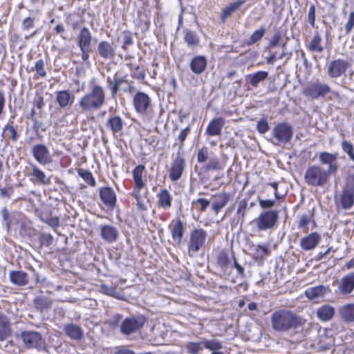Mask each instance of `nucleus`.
<instances>
[{
	"mask_svg": "<svg viewBox=\"0 0 354 354\" xmlns=\"http://www.w3.org/2000/svg\"><path fill=\"white\" fill-rule=\"evenodd\" d=\"M270 322L274 331L283 333L302 326L305 320L290 310L280 309L272 314Z\"/></svg>",
	"mask_w": 354,
	"mask_h": 354,
	"instance_id": "1",
	"label": "nucleus"
},
{
	"mask_svg": "<svg viewBox=\"0 0 354 354\" xmlns=\"http://www.w3.org/2000/svg\"><path fill=\"white\" fill-rule=\"evenodd\" d=\"M106 94L103 87L94 85L79 101L81 113H92L100 110L105 104Z\"/></svg>",
	"mask_w": 354,
	"mask_h": 354,
	"instance_id": "2",
	"label": "nucleus"
},
{
	"mask_svg": "<svg viewBox=\"0 0 354 354\" xmlns=\"http://www.w3.org/2000/svg\"><path fill=\"white\" fill-rule=\"evenodd\" d=\"M319 158L322 164L328 165L327 171L324 173L319 167L315 166L308 169L304 177H325L326 175H333L335 174L337 169V153L322 152Z\"/></svg>",
	"mask_w": 354,
	"mask_h": 354,
	"instance_id": "3",
	"label": "nucleus"
},
{
	"mask_svg": "<svg viewBox=\"0 0 354 354\" xmlns=\"http://www.w3.org/2000/svg\"><path fill=\"white\" fill-rule=\"evenodd\" d=\"M197 162L196 169L198 170V175L201 176L209 171H218L221 169L218 158L214 157L209 158V149L207 147H203L197 153Z\"/></svg>",
	"mask_w": 354,
	"mask_h": 354,
	"instance_id": "4",
	"label": "nucleus"
},
{
	"mask_svg": "<svg viewBox=\"0 0 354 354\" xmlns=\"http://www.w3.org/2000/svg\"><path fill=\"white\" fill-rule=\"evenodd\" d=\"M19 338L23 346L27 349H41L44 346V339L40 333L26 330L21 332Z\"/></svg>",
	"mask_w": 354,
	"mask_h": 354,
	"instance_id": "5",
	"label": "nucleus"
},
{
	"mask_svg": "<svg viewBox=\"0 0 354 354\" xmlns=\"http://www.w3.org/2000/svg\"><path fill=\"white\" fill-rule=\"evenodd\" d=\"M206 239L207 232L203 229H195L192 231L188 244L189 255H195L204 246Z\"/></svg>",
	"mask_w": 354,
	"mask_h": 354,
	"instance_id": "6",
	"label": "nucleus"
},
{
	"mask_svg": "<svg viewBox=\"0 0 354 354\" xmlns=\"http://www.w3.org/2000/svg\"><path fill=\"white\" fill-rule=\"evenodd\" d=\"M145 322L146 318L143 315L127 317L122 322L120 331L124 335L132 334L140 330Z\"/></svg>",
	"mask_w": 354,
	"mask_h": 354,
	"instance_id": "7",
	"label": "nucleus"
},
{
	"mask_svg": "<svg viewBox=\"0 0 354 354\" xmlns=\"http://www.w3.org/2000/svg\"><path fill=\"white\" fill-rule=\"evenodd\" d=\"M272 133L279 143L286 144L292 138L293 129L289 123L281 122L272 129Z\"/></svg>",
	"mask_w": 354,
	"mask_h": 354,
	"instance_id": "8",
	"label": "nucleus"
},
{
	"mask_svg": "<svg viewBox=\"0 0 354 354\" xmlns=\"http://www.w3.org/2000/svg\"><path fill=\"white\" fill-rule=\"evenodd\" d=\"M277 218V211L268 210L262 212L254 222L259 230H267L275 225Z\"/></svg>",
	"mask_w": 354,
	"mask_h": 354,
	"instance_id": "9",
	"label": "nucleus"
},
{
	"mask_svg": "<svg viewBox=\"0 0 354 354\" xmlns=\"http://www.w3.org/2000/svg\"><path fill=\"white\" fill-rule=\"evenodd\" d=\"M136 111L140 115H146L151 108V100L149 96L142 91L136 93L133 99Z\"/></svg>",
	"mask_w": 354,
	"mask_h": 354,
	"instance_id": "10",
	"label": "nucleus"
},
{
	"mask_svg": "<svg viewBox=\"0 0 354 354\" xmlns=\"http://www.w3.org/2000/svg\"><path fill=\"white\" fill-rule=\"evenodd\" d=\"M341 205L345 209L354 205V178H348L341 195Z\"/></svg>",
	"mask_w": 354,
	"mask_h": 354,
	"instance_id": "11",
	"label": "nucleus"
},
{
	"mask_svg": "<svg viewBox=\"0 0 354 354\" xmlns=\"http://www.w3.org/2000/svg\"><path fill=\"white\" fill-rule=\"evenodd\" d=\"M330 92V88L328 84L315 82L309 84L305 88L304 93L312 99H317L325 97Z\"/></svg>",
	"mask_w": 354,
	"mask_h": 354,
	"instance_id": "12",
	"label": "nucleus"
},
{
	"mask_svg": "<svg viewBox=\"0 0 354 354\" xmlns=\"http://www.w3.org/2000/svg\"><path fill=\"white\" fill-rule=\"evenodd\" d=\"M348 67L347 61L337 59L331 61L327 67V73L330 77L337 78L344 75Z\"/></svg>",
	"mask_w": 354,
	"mask_h": 354,
	"instance_id": "13",
	"label": "nucleus"
},
{
	"mask_svg": "<svg viewBox=\"0 0 354 354\" xmlns=\"http://www.w3.org/2000/svg\"><path fill=\"white\" fill-rule=\"evenodd\" d=\"M116 45L108 41H101L97 46V55L104 60H111L115 56Z\"/></svg>",
	"mask_w": 354,
	"mask_h": 354,
	"instance_id": "14",
	"label": "nucleus"
},
{
	"mask_svg": "<svg viewBox=\"0 0 354 354\" xmlns=\"http://www.w3.org/2000/svg\"><path fill=\"white\" fill-rule=\"evenodd\" d=\"M31 153L40 164L46 165L51 162V156L47 147L43 144L33 146Z\"/></svg>",
	"mask_w": 354,
	"mask_h": 354,
	"instance_id": "15",
	"label": "nucleus"
},
{
	"mask_svg": "<svg viewBox=\"0 0 354 354\" xmlns=\"http://www.w3.org/2000/svg\"><path fill=\"white\" fill-rule=\"evenodd\" d=\"M330 291L328 286L320 285L308 288L305 291V295L311 300L318 301L323 299Z\"/></svg>",
	"mask_w": 354,
	"mask_h": 354,
	"instance_id": "16",
	"label": "nucleus"
},
{
	"mask_svg": "<svg viewBox=\"0 0 354 354\" xmlns=\"http://www.w3.org/2000/svg\"><path fill=\"white\" fill-rule=\"evenodd\" d=\"M100 236L107 243L115 242L119 237V231L117 227L111 225H101L100 226Z\"/></svg>",
	"mask_w": 354,
	"mask_h": 354,
	"instance_id": "17",
	"label": "nucleus"
},
{
	"mask_svg": "<svg viewBox=\"0 0 354 354\" xmlns=\"http://www.w3.org/2000/svg\"><path fill=\"white\" fill-rule=\"evenodd\" d=\"M321 240V236L317 232H312L300 240V247L302 250L308 251L317 247Z\"/></svg>",
	"mask_w": 354,
	"mask_h": 354,
	"instance_id": "18",
	"label": "nucleus"
},
{
	"mask_svg": "<svg viewBox=\"0 0 354 354\" xmlns=\"http://www.w3.org/2000/svg\"><path fill=\"white\" fill-rule=\"evenodd\" d=\"M225 124V120L223 118L219 117L211 120L205 130L206 134L209 136H221L222 129Z\"/></svg>",
	"mask_w": 354,
	"mask_h": 354,
	"instance_id": "19",
	"label": "nucleus"
},
{
	"mask_svg": "<svg viewBox=\"0 0 354 354\" xmlns=\"http://www.w3.org/2000/svg\"><path fill=\"white\" fill-rule=\"evenodd\" d=\"M106 83L107 87L110 90L111 97H115L117 93L122 90L121 86L122 84L128 83V80L126 79L125 76H115L113 79H111V77L109 76L106 77Z\"/></svg>",
	"mask_w": 354,
	"mask_h": 354,
	"instance_id": "20",
	"label": "nucleus"
},
{
	"mask_svg": "<svg viewBox=\"0 0 354 354\" xmlns=\"http://www.w3.org/2000/svg\"><path fill=\"white\" fill-rule=\"evenodd\" d=\"M338 289L342 295H348L353 292L354 290V272H350L341 279Z\"/></svg>",
	"mask_w": 354,
	"mask_h": 354,
	"instance_id": "21",
	"label": "nucleus"
},
{
	"mask_svg": "<svg viewBox=\"0 0 354 354\" xmlns=\"http://www.w3.org/2000/svg\"><path fill=\"white\" fill-rule=\"evenodd\" d=\"M100 196L103 203L109 208L113 209L116 203V196L114 191L110 187L102 188L100 191Z\"/></svg>",
	"mask_w": 354,
	"mask_h": 354,
	"instance_id": "22",
	"label": "nucleus"
},
{
	"mask_svg": "<svg viewBox=\"0 0 354 354\" xmlns=\"http://www.w3.org/2000/svg\"><path fill=\"white\" fill-rule=\"evenodd\" d=\"M185 167V160L180 152L176 154L171 167L170 177H181Z\"/></svg>",
	"mask_w": 354,
	"mask_h": 354,
	"instance_id": "23",
	"label": "nucleus"
},
{
	"mask_svg": "<svg viewBox=\"0 0 354 354\" xmlns=\"http://www.w3.org/2000/svg\"><path fill=\"white\" fill-rule=\"evenodd\" d=\"M75 96L68 91L63 90L56 93V102L62 109L71 106L74 102Z\"/></svg>",
	"mask_w": 354,
	"mask_h": 354,
	"instance_id": "24",
	"label": "nucleus"
},
{
	"mask_svg": "<svg viewBox=\"0 0 354 354\" xmlns=\"http://www.w3.org/2000/svg\"><path fill=\"white\" fill-rule=\"evenodd\" d=\"M106 128L113 135L121 132L124 128V121L119 115L111 116L106 122Z\"/></svg>",
	"mask_w": 354,
	"mask_h": 354,
	"instance_id": "25",
	"label": "nucleus"
},
{
	"mask_svg": "<svg viewBox=\"0 0 354 354\" xmlns=\"http://www.w3.org/2000/svg\"><path fill=\"white\" fill-rule=\"evenodd\" d=\"M12 330L9 319L0 312V342H3L11 335Z\"/></svg>",
	"mask_w": 354,
	"mask_h": 354,
	"instance_id": "26",
	"label": "nucleus"
},
{
	"mask_svg": "<svg viewBox=\"0 0 354 354\" xmlns=\"http://www.w3.org/2000/svg\"><path fill=\"white\" fill-rule=\"evenodd\" d=\"M207 66V59L203 55L194 57L190 62L191 71L197 75L204 72Z\"/></svg>",
	"mask_w": 354,
	"mask_h": 354,
	"instance_id": "27",
	"label": "nucleus"
},
{
	"mask_svg": "<svg viewBox=\"0 0 354 354\" xmlns=\"http://www.w3.org/2000/svg\"><path fill=\"white\" fill-rule=\"evenodd\" d=\"M245 2L246 0H236V1L226 6L221 13L220 19L221 23H225L226 19L229 18L233 12L237 10Z\"/></svg>",
	"mask_w": 354,
	"mask_h": 354,
	"instance_id": "28",
	"label": "nucleus"
},
{
	"mask_svg": "<svg viewBox=\"0 0 354 354\" xmlns=\"http://www.w3.org/2000/svg\"><path fill=\"white\" fill-rule=\"evenodd\" d=\"M10 281L17 286H23L28 283V274L21 270H13L9 273Z\"/></svg>",
	"mask_w": 354,
	"mask_h": 354,
	"instance_id": "29",
	"label": "nucleus"
},
{
	"mask_svg": "<svg viewBox=\"0 0 354 354\" xmlns=\"http://www.w3.org/2000/svg\"><path fill=\"white\" fill-rule=\"evenodd\" d=\"M230 198V195L227 193H221L216 195L212 204L213 211L218 214L227 204Z\"/></svg>",
	"mask_w": 354,
	"mask_h": 354,
	"instance_id": "30",
	"label": "nucleus"
},
{
	"mask_svg": "<svg viewBox=\"0 0 354 354\" xmlns=\"http://www.w3.org/2000/svg\"><path fill=\"white\" fill-rule=\"evenodd\" d=\"M64 330L66 334L73 339L79 340L84 336L82 328L73 323L66 324L64 327Z\"/></svg>",
	"mask_w": 354,
	"mask_h": 354,
	"instance_id": "31",
	"label": "nucleus"
},
{
	"mask_svg": "<svg viewBox=\"0 0 354 354\" xmlns=\"http://www.w3.org/2000/svg\"><path fill=\"white\" fill-rule=\"evenodd\" d=\"M92 35L89 29L83 27L77 36V45L79 48H91Z\"/></svg>",
	"mask_w": 354,
	"mask_h": 354,
	"instance_id": "32",
	"label": "nucleus"
},
{
	"mask_svg": "<svg viewBox=\"0 0 354 354\" xmlns=\"http://www.w3.org/2000/svg\"><path fill=\"white\" fill-rule=\"evenodd\" d=\"M33 305L38 311L43 313L51 308L53 301L46 296H39L33 300Z\"/></svg>",
	"mask_w": 354,
	"mask_h": 354,
	"instance_id": "33",
	"label": "nucleus"
},
{
	"mask_svg": "<svg viewBox=\"0 0 354 354\" xmlns=\"http://www.w3.org/2000/svg\"><path fill=\"white\" fill-rule=\"evenodd\" d=\"M268 72L265 71H259L254 73L249 74L248 75L249 84L252 87L257 88L261 82L268 78Z\"/></svg>",
	"mask_w": 354,
	"mask_h": 354,
	"instance_id": "34",
	"label": "nucleus"
},
{
	"mask_svg": "<svg viewBox=\"0 0 354 354\" xmlns=\"http://www.w3.org/2000/svg\"><path fill=\"white\" fill-rule=\"evenodd\" d=\"M322 39L318 32H316L311 41L308 45V49L310 52L321 53L324 50V46H322Z\"/></svg>",
	"mask_w": 354,
	"mask_h": 354,
	"instance_id": "35",
	"label": "nucleus"
},
{
	"mask_svg": "<svg viewBox=\"0 0 354 354\" xmlns=\"http://www.w3.org/2000/svg\"><path fill=\"white\" fill-rule=\"evenodd\" d=\"M317 315L321 320L324 322L328 321L333 317L335 308L329 305L322 306L318 308Z\"/></svg>",
	"mask_w": 354,
	"mask_h": 354,
	"instance_id": "36",
	"label": "nucleus"
},
{
	"mask_svg": "<svg viewBox=\"0 0 354 354\" xmlns=\"http://www.w3.org/2000/svg\"><path fill=\"white\" fill-rule=\"evenodd\" d=\"M158 204L164 209H168L171 206L172 198L167 189L162 190L158 194Z\"/></svg>",
	"mask_w": 354,
	"mask_h": 354,
	"instance_id": "37",
	"label": "nucleus"
},
{
	"mask_svg": "<svg viewBox=\"0 0 354 354\" xmlns=\"http://www.w3.org/2000/svg\"><path fill=\"white\" fill-rule=\"evenodd\" d=\"M339 314L342 319L346 322H354V304H348L343 306Z\"/></svg>",
	"mask_w": 354,
	"mask_h": 354,
	"instance_id": "38",
	"label": "nucleus"
},
{
	"mask_svg": "<svg viewBox=\"0 0 354 354\" xmlns=\"http://www.w3.org/2000/svg\"><path fill=\"white\" fill-rule=\"evenodd\" d=\"M184 40L189 47H196L200 42L197 33L188 29H186L185 31Z\"/></svg>",
	"mask_w": 354,
	"mask_h": 354,
	"instance_id": "39",
	"label": "nucleus"
},
{
	"mask_svg": "<svg viewBox=\"0 0 354 354\" xmlns=\"http://www.w3.org/2000/svg\"><path fill=\"white\" fill-rule=\"evenodd\" d=\"M216 263L221 270L225 273L230 263L228 254L224 251H221L217 255Z\"/></svg>",
	"mask_w": 354,
	"mask_h": 354,
	"instance_id": "40",
	"label": "nucleus"
},
{
	"mask_svg": "<svg viewBox=\"0 0 354 354\" xmlns=\"http://www.w3.org/2000/svg\"><path fill=\"white\" fill-rule=\"evenodd\" d=\"M184 234V227L183 222L178 219L176 224L174 225L172 230L171 234L172 237L175 241L178 242H180Z\"/></svg>",
	"mask_w": 354,
	"mask_h": 354,
	"instance_id": "41",
	"label": "nucleus"
},
{
	"mask_svg": "<svg viewBox=\"0 0 354 354\" xmlns=\"http://www.w3.org/2000/svg\"><path fill=\"white\" fill-rule=\"evenodd\" d=\"M203 347L210 351H216L222 348V344L217 339L203 341Z\"/></svg>",
	"mask_w": 354,
	"mask_h": 354,
	"instance_id": "42",
	"label": "nucleus"
},
{
	"mask_svg": "<svg viewBox=\"0 0 354 354\" xmlns=\"http://www.w3.org/2000/svg\"><path fill=\"white\" fill-rule=\"evenodd\" d=\"M342 151L346 153L350 160L354 161V146L350 142L343 140L341 142Z\"/></svg>",
	"mask_w": 354,
	"mask_h": 354,
	"instance_id": "43",
	"label": "nucleus"
},
{
	"mask_svg": "<svg viewBox=\"0 0 354 354\" xmlns=\"http://www.w3.org/2000/svg\"><path fill=\"white\" fill-rule=\"evenodd\" d=\"M191 129L189 126L187 127L186 128L182 129L178 136L176 140L178 142L179 145V149L181 150L183 149L185 146V141L187 137V136L190 133ZM176 145H178V143H176Z\"/></svg>",
	"mask_w": 354,
	"mask_h": 354,
	"instance_id": "44",
	"label": "nucleus"
},
{
	"mask_svg": "<svg viewBox=\"0 0 354 354\" xmlns=\"http://www.w3.org/2000/svg\"><path fill=\"white\" fill-rule=\"evenodd\" d=\"M122 49L124 51L127 50V48L133 44L132 34L130 31L124 30L122 32Z\"/></svg>",
	"mask_w": 354,
	"mask_h": 354,
	"instance_id": "45",
	"label": "nucleus"
},
{
	"mask_svg": "<svg viewBox=\"0 0 354 354\" xmlns=\"http://www.w3.org/2000/svg\"><path fill=\"white\" fill-rule=\"evenodd\" d=\"M6 133V136L10 137L13 142H16L19 137L17 130L10 124H7L3 129V133ZM2 136H3V134H2Z\"/></svg>",
	"mask_w": 354,
	"mask_h": 354,
	"instance_id": "46",
	"label": "nucleus"
},
{
	"mask_svg": "<svg viewBox=\"0 0 354 354\" xmlns=\"http://www.w3.org/2000/svg\"><path fill=\"white\" fill-rule=\"evenodd\" d=\"M203 348V342H189L186 345V349L188 353L197 354L202 351Z\"/></svg>",
	"mask_w": 354,
	"mask_h": 354,
	"instance_id": "47",
	"label": "nucleus"
},
{
	"mask_svg": "<svg viewBox=\"0 0 354 354\" xmlns=\"http://www.w3.org/2000/svg\"><path fill=\"white\" fill-rule=\"evenodd\" d=\"M35 18L33 17H27L22 20L21 27L23 30L29 32L35 27Z\"/></svg>",
	"mask_w": 354,
	"mask_h": 354,
	"instance_id": "48",
	"label": "nucleus"
},
{
	"mask_svg": "<svg viewBox=\"0 0 354 354\" xmlns=\"http://www.w3.org/2000/svg\"><path fill=\"white\" fill-rule=\"evenodd\" d=\"M266 32V28L263 27H261L259 29L255 30L252 35L250 37V41L248 42L249 45L254 44L256 42L260 41L262 37L264 36Z\"/></svg>",
	"mask_w": 354,
	"mask_h": 354,
	"instance_id": "49",
	"label": "nucleus"
},
{
	"mask_svg": "<svg viewBox=\"0 0 354 354\" xmlns=\"http://www.w3.org/2000/svg\"><path fill=\"white\" fill-rule=\"evenodd\" d=\"M1 213L3 218V223L6 226L7 230H8L10 225L13 223L12 216L10 214L6 207L1 209Z\"/></svg>",
	"mask_w": 354,
	"mask_h": 354,
	"instance_id": "50",
	"label": "nucleus"
},
{
	"mask_svg": "<svg viewBox=\"0 0 354 354\" xmlns=\"http://www.w3.org/2000/svg\"><path fill=\"white\" fill-rule=\"evenodd\" d=\"M45 64L42 59H39L35 65V67L32 68V71L35 70L37 73L42 77L46 76V71L45 70Z\"/></svg>",
	"mask_w": 354,
	"mask_h": 354,
	"instance_id": "51",
	"label": "nucleus"
},
{
	"mask_svg": "<svg viewBox=\"0 0 354 354\" xmlns=\"http://www.w3.org/2000/svg\"><path fill=\"white\" fill-rule=\"evenodd\" d=\"M209 204L210 201L203 198H198L196 200L192 201L193 206L196 207V205H199V209L201 212H205Z\"/></svg>",
	"mask_w": 354,
	"mask_h": 354,
	"instance_id": "52",
	"label": "nucleus"
},
{
	"mask_svg": "<svg viewBox=\"0 0 354 354\" xmlns=\"http://www.w3.org/2000/svg\"><path fill=\"white\" fill-rule=\"evenodd\" d=\"M354 28V11H352L349 13L348 16V19L346 23L345 24V33L346 35L350 34L352 30Z\"/></svg>",
	"mask_w": 354,
	"mask_h": 354,
	"instance_id": "53",
	"label": "nucleus"
},
{
	"mask_svg": "<svg viewBox=\"0 0 354 354\" xmlns=\"http://www.w3.org/2000/svg\"><path fill=\"white\" fill-rule=\"evenodd\" d=\"M131 76L133 78L143 80L145 78V71L139 66H137L131 69Z\"/></svg>",
	"mask_w": 354,
	"mask_h": 354,
	"instance_id": "54",
	"label": "nucleus"
},
{
	"mask_svg": "<svg viewBox=\"0 0 354 354\" xmlns=\"http://www.w3.org/2000/svg\"><path fill=\"white\" fill-rule=\"evenodd\" d=\"M257 129L261 134H264L269 130V124L266 118H262L257 122Z\"/></svg>",
	"mask_w": 354,
	"mask_h": 354,
	"instance_id": "55",
	"label": "nucleus"
},
{
	"mask_svg": "<svg viewBox=\"0 0 354 354\" xmlns=\"http://www.w3.org/2000/svg\"><path fill=\"white\" fill-rule=\"evenodd\" d=\"M282 38V32L279 30H277L274 32L272 39L269 42L270 47H276L279 44L280 41Z\"/></svg>",
	"mask_w": 354,
	"mask_h": 354,
	"instance_id": "56",
	"label": "nucleus"
},
{
	"mask_svg": "<svg viewBox=\"0 0 354 354\" xmlns=\"http://www.w3.org/2000/svg\"><path fill=\"white\" fill-rule=\"evenodd\" d=\"M131 195L135 198L136 201V205L138 209L140 211L147 210V205L145 204L143 200L142 199L141 194L131 193Z\"/></svg>",
	"mask_w": 354,
	"mask_h": 354,
	"instance_id": "57",
	"label": "nucleus"
},
{
	"mask_svg": "<svg viewBox=\"0 0 354 354\" xmlns=\"http://www.w3.org/2000/svg\"><path fill=\"white\" fill-rule=\"evenodd\" d=\"M327 178H305V181L313 186H323L326 183Z\"/></svg>",
	"mask_w": 354,
	"mask_h": 354,
	"instance_id": "58",
	"label": "nucleus"
},
{
	"mask_svg": "<svg viewBox=\"0 0 354 354\" xmlns=\"http://www.w3.org/2000/svg\"><path fill=\"white\" fill-rule=\"evenodd\" d=\"M308 21L311 26L314 28L315 24V6L314 5H311L309 8Z\"/></svg>",
	"mask_w": 354,
	"mask_h": 354,
	"instance_id": "59",
	"label": "nucleus"
},
{
	"mask_svg": "<svg viewBox=\"0 0 354 354\" xmlns=\"http://www.w3.org/2000/svg\"><path fill=\"white\" fill-rule=\"evenodd\" d=\"M135 183V187L132 193L141 194V190L145 187V183L143 178H133Z\"/></svg>",
	"mask_w": 354,
	"mask_h": 354,
	"instance_id": "60",
	"label": "nucleus"
},
{
	"mask_svg": "<svg viewBox=\"0 0 354 354\" xmlns=\"http://www.w3.org/2000/svg\"><path fill=\"white\" fill-rule=\"evenodd\" d=\"M39 239L42 245L49 246L53 243V237L50 234L43 233L41 234Z\"/></svg>",
	"mask_w": 354,
	"mask_h": 354,
	"instance_id": "61",
	"label": "nucleus"
},
{
	"mask_svg": "<svg viewBox=\"0 0 354 354\" xmlns=\"http://www.w3.org/2000/svg\"><path fill=\"white\" fill-rule=\"evenodd\" d=\"M248 199H243L241 200L239 203V207L237 209V214H241L242 217L245 216V211L248 207Z\"/></svg>",
	"mask_w": 354,
	"mask_h": 354,
	"instance_id": "62",
	"label": "nucleus"
},
{
	"mask_svg": "<svg viewBox=\"0 0 354 354\" xmlns=\"http://www.w3.org/2000/svg\"><path fill=\"white\" fill-rule=\"evenodd\" d=\"M121 319H122V316L120 315L115 314V315H113L111 318L109 319V320L107 321V323L109 324V325L111 327L115 328L119 325V324L120 323Z\"/></svg>",
	"mask_w": 354,
	"mask_h": 354,
	"instance_id": "63",
	"label": "nucleus"
},
{
	"mask_svg": "<svg viewBox=\"0 0 354 354\" xmlns=\"http://www.w3.org/2000/svg\"><path fill=\"white\" fill-rule=\"evenodd\" d=\"M255 251L261 257L268 256L270 253L268 248L266 245H258L256 246Z\"/></svg>",
	"mask_w": 354,
	"mask_h": 354,
	"instance_id": "64",
	"label": "nucleus"
}]
</instances>
